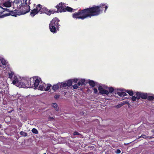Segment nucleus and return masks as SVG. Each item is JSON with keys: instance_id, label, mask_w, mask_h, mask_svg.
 I'll use <instances>...</instances> for the list:
<instances>
[{"instance_id": "4d7b16f0", "label": "nucleus", "mask_w": 154, "mask_h": 154, "mask_svg": "<svg viewBox=\"0 0 154 154\" xmlns=\"http://www.w3.org/2000/svg\"><path fill=\"white\" fill-rule=\"evenodd\" d=\"M7 0H2L3 2H5V1H6Z\"/></svg>"}, {"instance_id": "473e14b6", "label": "nucleus", "mask_w": 154, "mask_h": 154, "mask_svg": "<svg viewBox=\"0 0 154 154\" xmlns=\"http://www.w3.org/2000/svg\"><path fill=\"white\" fill-rule=\"evenodd\" d=\"M32 132L35 134H37L38 133V131L35 128H33L32 129Z\"/></svg>"}, {"instance_id": "2f4dec72", "label": "nucleus", "mask_w": 154, "mask_h": 154, "mask_svg": "<svg viewBox=\"0 0 154 154\" xmlns=\"http://www.w3.org/2000/svg\"><path fill=\"white\" fill-rule=\"evenodd\" d=\"M81 82V83L82 84V85H85V79H82L79 81Z\"/></svg>"}, {"instance_id": "f704fd0d", "label": "nucleus", "mask_w": 154, "mask_h": 154, "mask_svg": "<svg viewBox=\"0 0 154 154\" xmlns=\"http://www.w3.org/2000/svg\"><path fill=\"white\" fill-rule=\"evenodd\" d=\"M73 88L74 89H76L78 88V84H74L73 86Z\"/></svg>"}, {"instance_id": "864d4df0", "label": "nucleus", "mask_w": 154, "mask_h": 154, "mask_svg": "<svg viewBox=\"0 0 154 154\" xmlns=\"http://www.w3.org/2000/svg\"><path fill=\"white\" fill-rule=\"evenodd\" d=\"M7 118H9L10 119V120H11V119H10V118L8 117L6 118H5V119H4L6 121V119H7Z\"/></svg>"}, {"instance_id": "e433bc0d", "label": "nucleus", "mask_w": 154, "mask_h": 154, "mask_svg": "<svg viewBox=\"0 0 154 154\" xmlns=\"http://www.w3.org/2000/svg\"><path fill=\"white\" fill-rule=\"evenodd\" d=\"M62 87L65 88L66 87V86H67V85L66 83H64L63 84H62Z\"/></svg>"}, {"instance_id": "3c124183", "label": "nucleus", "mask_w": 154, "mask_h": 154, "mask_svg": "<svg viewBox=\"0 0 154 154\" xmlns=\"http://www.w3.org/2000/svg\"><path fill=\"white\" fill-rule=\"evenodd\" d=\"M48 119L49 120L53 119L54 118L53 117H51L50 116L49 117Z\"/></svg>"}, {"instance_id": "bf43d9fd", "label": "nucleus", "mask_w": 154, "mask_h": 154, "mask_svg": "<svg viewBox=\"0 0 154 154\" xmlns=\"http://www.w3.org/2000/svg\"><path fill=\"white\" fill-rule=\"evenodd\" d=\"M1 66L0 65V67H1Z\"/></svg>"}, {"instance_id": "cd10ccee", "label": "nucleus", "mask_w": 154, "mask_h": 154, "mask_svg": "<svg viewBox=\"0 0 154 154\" xmlns=\"http://www.w3.org/2000/svg\"><path fill=\"white\" fill-rule=\"evenodd\" d=\"M147 100H148L152 101L154 99V97L152 96H149L148 97L147 96Z\"/></svg>"}, {"instance_id": "79ce46f5", "label": "nucleus", "mask_w": 154, "mask_h": 154, "mask_svg": "<svg viewBox=\"0 0 154 154\" xmlns=\"http://www.w3.org/2000/svg\"><path fill=\"white\" fill-rule=\"evenodd\" d=\"M72 80V82H74L75 83H77L78 81V79H75Z\"/></svg>"}, {"instance_id": "39448f33", "label": "nucleus", "mask_w": 154, "mask_h": 154, "mask_svg": "<svg viewBox=\"0 0 154 154\" xmlns=\"http://www.w3.org/2000/svg\"><path fill=\"white\" fill-rule=\"evenodd\" d=\"M55 7L57 9V12H60L61 13L65 12V8L66 7V6H65L63 3H62V2L59 3Z\"/></svg>"}, {"instance_id": "6e6d98bb", "label": "nucleus", "mask_w": 154, "mask_h": 154, "mask_svg": "<svg viewBox=\"0 0 154 154\" xmlns=\"http://www.w3.org/2000/svg\"><path fill=\"white\" fill-rule=\"evenodd\" d=\"M152 132L153 133L154 135V129L152 131Z\"/></svg>"}, {"instance_id": "f03ea898", "label": "nucleus", "mask_w": 154, "mask_h": 154, "mask_svg": "<svg viewBox=\"0 0 154 154\" xmlns=\"http://www.w3.org/2000/svg\"><path fill=\"white\" fill-rule=\"evenodd\" d=\"M32 83L30 79H22L20 80V83L19 85V87L23 88H29L32 87Z\"/></svg>"}, {"instance_id": "4c0bfd02", "label": "nucleus", "mask_w": 154, "mask_h": 154, "mask_svg": "<svg viewBox=\"0 0 154 154\" xmlns=\"http://www.w3.org/2000/svg\"><path fill=\"white\" fill-rule=\"evenodd\" d=\"M143 137L144 138H147V136L143 134H142L141 135L139 138Z\"/></svg>"}, {"instance_id": "ddd939ff", "label": "nucleus", "mask_w": 154, "mask_h": 154, "mask_svg": "<svg viewBox=\"0 0 154 154\" xmlns=\"http://www.w3.org/2000/svg\"><path fill=\"white\" fill-rule=\"evenodd\" d=\"M62 87V83L59 82L57 84L54 85L52 86V88L53 90L55 91L58 90L60 88H61Z\"/></svg>"}, {"instance_id": "c756f323", "label": "nucleus", "mask_w": 154, "mask_h": 154, "mask_svg": "<svg viewBox=\"0 0 154 154\" xmlns=\"http://www.w3.org/2000/svg\"><path fill=\"white\" fill-rule=\"evenodd\" d=\"M20 135H21L22 136H27V134L26 133L24 132L23 131H21L20 132Z\"/></svg>"}, {"instance_id": "c9c22d12", "label": "nucleus", "mask_w": 154, "mask_h": 154, "mask_svg": "<svg viewBox=\"0 0 154 154\" xmlns=\"http://www.w3.org/2000/svg\"><path fill=\"white\" fill-rule=\"evenodd\" d=\"M132 97H131V100L133 101H135L136 100V99H137V97L135 96H132Z\"/></svg>"}, {"instance_id": "a19ab883", "label": "nucleus", "mask_w": 154, "mask_h": 154, "mask_svg": "<svg viewBox=\"0 0 154 154\" xmlns=\"http://www.w3.org/2000/svg\"><path fill=\"white\" fill-rule=\"evenodd\" d=\"M93 90H94V94L97 93L98 91H97V88H94Z\"/></svg>"}, {"instance_id": "7c9ffc66", "label": "nucleus", "mask_w": 154, "mask_h": 154, "mask_svg": "<svg viewBox=\"0 0 154 154\" xmlns=\"http://www.w3.org/2000/svg\"><path fill=\"white\" fill-rule=\"evenodd\" d=\"M4 12V8L0 5V14H2Z\"/></svg>"}, {"instance_id": "5fc2aeb1", "label": "nucleus", "mask_w": 154, "mask_h": 154, "mask_svg": "<svg viewBox=\"0 0 154 154\" xmlns=\"http://www.w3.org/2000/svg\"><path fill=\"white\" fill-rule=\"evenodd\" d=\"M14 110H11L10 111H8V113H11V112Z\"/></svg>"}, {"instance_id": "0eeeda50", "label": "nucleus", "mask_w": 154, "mask_h": 154, "mask_svg": "<svg viewBox=\"0 0 154 154\" xmlns=\"http://www.w3.org/2000/svg\"><path fill=\"white\" fill-rule=\"evenodd\" d=\"M60 21V20L57 17H55L53 18L50 23L57 27H59L60 26V25L59 24Z\"/></svg>"}, {"instance_id": "9d476101", "label": "nucleus", "mask_w": 154, "mask_h": 154, "mask_svg": "<svg viewBox=\"0 0 154 154\" xmlns=\"http://www.w3.org/2000/svg\"><path fill=\"white\" fill-rule=\"evenodd\" d=\"M27 0H15L13 2V4H15L18 5L20 4L19 5V6L20 7H22L24 5V4H26V2Z\"/></svg>"}, {"instance_id": "13d9d810", "label": "nucleus", "mask_w": 154, "mask_h": 154, "mask_svg": "<svg viewBox=\"0 0 154 154\" xmlns=\"http://www.w3.org/2000/svg\"><path fill=\"white\" fill-rule=\"evenodd\" d=\"M2 18V17H1V15L0 16V18Z\"/></svg>"}, {"instance_id": "a18cd8bd", "label": "nucleus", "mask_w": 154, "mask_h": 154, "mask_svg": "<svg viewBox=\"0 0 154 154\" xmlns=\"http://www.w3.org/2000/svg\"><path fill=\"white\" fill-rule=\"evenodd\" d=\"M4 10L5 11V12L7 11V12H9H9H10V11H10L9 9H7V8H4Z\"/></svg>"}, {"instance_id": "423d86ee", "label": "nucleus", "mask_w": 154, "mask_h": 154, "mask_svg": "<svg viewBox=\"0 0 154 154\" xmlns=\"http://www.w3.org/2000/svg\"><path fill=\"white\" fill-rule=\"evenodd\" d=\"M18 11L17 10H15L14 11H11L9 13L4 14L3 15H1V17L4 18L10 15L16 17L17 15H19V14H18Z\"/></svg>"}, {"instance_id": "aec40b11", "label": "nucleus", "mask_w": 154, "mask_h": 154, "mask_svg": "<svg viewBox=\"0 0 154 154\" xmlns=\"http://www.w3.org/2000/svg\"><path fill=\"white\" fill-rule=\"evenodd\" d=\"M0 60L3 65L5 66L6 65V64L7 63V62H6V60L4 58H2L0 59Z\"/></svg>"}, {"instance_id": "5701e85b", "label": "nucleus", "mask_w": 154, "mask_h": 154, "mask_svg": "<svg viewBox=\"0 0 154 154\" xmlns=\"http://www.w3.org/2000/svg\"><path fill=\"white\" fill-rule=\"evenodd\" d=\"M9 78L11 79L14 77V72H8Z\"/></svg>"}, {"instance_id": "c85d7f7f", "label": "nucleus", "mask_w": 154, "mask_h": 154, "mask_svg": "<svg viewBox=\"0 0 154 154\" xmlns=\"http://www.w3.org/2000/svg\"><path fill=\"white\" fill-rule=\"evenodd\" d=\"M108 89H109V93H112L114 91V88L112 87H109L108 88Z\"/></svg>"}, {"instance_id": "58836bf2", "label": "nucleus", "mask_w": 154, "mask_h": 154, "mask_svg": "<svg viewBox=\"0 0 154 154\" xmlns=\"http://www.w3.org/2000/svg\"><path fill=\"white\" fill-rule=\"evenodd\" d=\"M57 12V11H54L53 10H52V11L50 10V15L51 14H54V13H56Z\"/></svg>"}, {"instance_id": "2eb2a0df", "label": "nucleus", "mask_w": 154, "mask_h": 154, "mask_svg": "<svg viewBox=\"0 0 154 154\" xmlns=\"http://www.w3.org/2000/svg\"><path fill=\"white\" fill-rule=\"evenodd\" d=\"M4 3L3 4V5L5 7H10L11 6V3L9 1L6 2V1H5Z\"/></svg>"}, {"instance_id": "09e8293b", "label": "nucleus", "mask_w": 154, "mask_h": 154, "mask_svg": "<svg viewBox=\"0 0 154 154\" xmlns=\"http://www.w3.org/2000/svg\"><path fill=\"white\" fill-rule=\"evenodd\" d=\"M79 133L77 132H75L74 133V135H79Z\"/></svg>"}, {"instance_id": "9b49d317", "label": "nucleus", "mask_w": 154, "mask_h": 154, "mask_svg": "<svg viewBox=\"0 0 154 154\" xmlns=\"http://www.w3.org/2000/svg\"><path fill=\"white\" fill-rule=\"evenodd\" d=\"M11 80L12 82V83L14 85L19 87L18 85H20V81H19L16 76L14 75L13 77Z\"/></svg>"}, {"instance_id": "052dcab7", "label": "nucleus", "mask_w": 154, "mask_h": 154, "mask_svg": "<svg viewBox=\"0 0 154 154\" xmlns=\"http://www.w3.org/2000/svg\"><path fill=\"white\" fill-rule=\"evenodd\" d=\"M43 154H46L45 153H44Z\"/></svg>"}, {"instance_id": "7ed1b4c3", "label": "nucleus", "mask_w": 154, "mask_h": 154, "mask_svg": "<svg viewBox=\"0 0 154 154\" xmlns=\"http://www.w3.org/2000/svg\"><path fill=\"white\" fill-rule=\"evenodd\" d=\"M41 7H42V6L40 4L38 5L35 8L31 10L30 13V15L32 17H34L38 13L41 14Z\"/></svg>"}, {"instance_id": "a211bd4d", "label": "nucleus", "mask_w": 154, "mask_h": 154, "mask_svg": "<svg viewBox=\"0 0 154 154\" xmlns=\"http://www.w3.org/2000/svg\"><path fill=\"white\" fill-rule=\"evenodd\" d=\"M52 107H54L55 110L58 111L59 110V108L58 106V105L56 103H54L52 104Z\"/></svg>"}, {"instance_id": "a878e982", "label": "nucleus", "mask_w": 154, "mask_h": 154, "mask_svg": "<svg viewBox=\"0 0 154 154\" xmlns=\"http://www.w3.org/2000/svg\"><path fill=\"white\" fill-rule=\"evenodd\" d=\"M52 86L51 84H47V86L46 88L45 89V91H48L50 89L51 87Z\"/></svg>"}, {"instance_id": "f257e3e1", "label": "nucleus", "mask_w": 154, "mask_h": 154, "mask_svg": "<svg viewBox=\"0 0 154 154\" xmlns=\"http://www.w3.org/2000/svg\"><path fill=\"white\" fill-rule=\"evenodd\" d=\"M105 8V12L108 8V6L105 4H101L99 6L93 5L92 7L84 9L79 10L77 12L73 13L72 17L74 18L84 20L87 17L91 18L92 16L99 15L103 11V8Z\"/></svg>"}, {"instance_id": "f3484780", "label": "nucleus", "mask_w": 154, "mask_h": 154, "mask_svg": "<svg viewBox=\"0 0 154 154\" xmlns=\"http://www.w3.org/2000/svg\"><path fill=\"white\" fill-rule=\"evenodd\" d=\"M127 103H128L126 102L123 103H121L119 104H118L115 107L117 109H119L123 105H124L125 104H127ZM128 103L129 104V103Z\"/></svg>"}, {"instance_id": "bb28decb", "label": "nucleus", "mask_w": 154, "mask_h": 154, "mask_svg": "<svg viewBox=\"0 0 154 154\" xmlns=\"http://www.w3.org/2000/svg\"><path fill=\"white\" fill-rule=\"evenodd\" d=\"M44 83H42V84H41L39 87V90H45L44 88Z\"/></svg>"}, {"instance_id": "4468645a", "label": "nucleus", "mask_w": 154, "mask_h": 154, "mask_svg": "<svg viewBox=\"0 0 154 154\" xmlns=\"http://www.w3.org/2000/svg\"><path fill=\"white\" fill-rule=\"evenodd\" d=\"M65 12L67 11L70 12H73L75 11L76 9H73L70 7L66 6L65 8Z\"/></svg>"}, {"instance_id": "de8ad7c7", "label": "nucleus", "mask_w": 154, "mask_h": 154, "mask_svg": "<svg viewBox=\"0 0 154 154\" xmlns=\"http://www.w3.org/2000/svg\"><path fill=\"white\" fill-rule=\"evenodd\" d=\"M127 95H128L125 92H122V96H125Z\"/></svg>"}, {"instance_id": "412c9836", "label": "nucleus", "mask_w": 154, "mask_h": 154, "mask_svg": "<svg viewBox=\"0 0 154 154\" xmlns=\"http://www.w3.org/2000/svg\"><path fill=\"white\" fill-rule=\"evenodd\" d=\"M147 97V94L146 93H141V98L143 99H146Z\"/></svg>"}, {"instance_id": "6e6552de", "label": "nucleus", "mask_w": 154, "mask_h": 154, "mask_svg": "<svg viewBox=\"0 0 154 154\" xmlns=\"http://www.w3.org/2000/svg\"><path fill=\"white\" fill-rule=\"evenodd\" d=\"M60 27H57L54 25L50 23L49 24V28L51 32L53 33H56L57 31H59Z\"/></svg>"}, {"instance_id": "b1692460", "label": "nucleus", "mask_w": 154, "mask_h": 154, "mask_svg": "<svg viewBox=\"0 0 154 154\" xmlns=\"http://www.w3.org/2000/svg\"><path fill=\"white\" fill-rule=\"evenodd\" d=\"M136 97L137 99H139L141 97V93L137 92H136Z\"/></svg>"}, {"instance_id": "603ef678", "label": "nucleus", "mask_w": 154, "mask_h": 154, "mask_svg": "<svg viewBox=\"0 0 154 154\" xmlns=\"http://www.w3.org/2000/svg\"><path fill=\"white\" fill-rule=\"evenodd\" d=\"M47 86V85L45 84L44 83V89L45 88H46Z\"/></svg>"}, {"instance_id": "72a5a7b5", "label": "nucleus", "mask_w": 154, "mask_h": 154, "mask_svg": "<svg viewBox=\"0 0 154 154\" xmlns=\"http://www.w3.org/2000/svg\"><path fill=\"white\" fill-rule=\"evenodd\" d=\"M103 88L101 86H99L98 88V90L99 91V93H100L103 90Z\"/></svg>"}, {"instance_id": "8fccbe9b", "label": "nucleus", "mask_w": 154, "mask_h": 154, "mask_svg": "<svg viewBox=\"0 0 154 154\" xmlns=\"http://www.w3.org/2000/svg\"><path fill=\"white\" fill-rule=\"evenodd\" d=\"M77 84L78 86H80V85H82V84L81 83V82L79 81L77 83Z\"/></svg>"}, {"instance_id": "37998d69", "label": "nucleus", "mask_w": 154, "mask_h": 154, "mask_svg": "<svg viewBox=\"0 0 154 154\" xmlns=\"http://www.w3.org/2000/svg\"><path fill=\"white\" fill-rule=\"evenodd\" d=\"M60 95L57 94L54 96V98L56 99H57L59 97Z\"/></svg>"}, {"instance_id": "f8f14e48", "label": "nucleus", "mask_w": 154, "mask_h": 154, "mask_svg": "<svg viewBox=\"0 0 154 154\" xmlns=\"http://www.w3.org/2000/svg\"><path fill=\"white\" fill-rule=\"evenodd\" d=\"M41 14L45 13L48 15H50V10L47 9L46 8L42 6V7H41Z\"/></svg>"}, {"instance_id": "20e7f679", "label": "nucleus", "mask_w": 154, "mask_h": 154, "mask_svg": "<svg viewBox=\"0 0 154 154\" xmlns=\"http://www.w3.org/2000/svg\"><path fill=\"white\" fill-rule=\"evenodd\" d=\"M32 83V87L37 88L39 84V80L36 77L30 78Z\"/></svg>"}, {"instance_id": "ea45409f", "label": "nucleus", "mask_w": 154, "mask_h": 154, "mask_svg": "<svg viewBox=\"0 0 154 154\" xmlns=\"http://www.w3.org/2000/svg\"><path fill=\"white\" fill-rule=\"evenodd\" d=\"M117 94L119 96L122 97V92H117Z\"/></svg>"}, {"instance_id": "4be33fe9", "label": "nucleus", "mask_w": 154, "mask_h": 154, "mask_svg": "<svg viewBox=\"0 0 154 154\" xmlns=\"http://www.w3.org/2000/svg\"><path fill=\"white\" fill-rule=\"evenodd\" d=\"M126 92L128 93L130 96H132L133 95L134 93L132 90H127L126 91Z\"/></svg>"}, {"instance_id": "49530a36", "label": "nucleus", "mask_w": 154, "mask_h": 154, "mask_svg": "<svg viewBox=\"0 0 154 154\" xmlns=\"http://www.w3.org/2000/svg\"><path fill=\"white\" fill-rule=\"evenodd\" d=\"M30 0H28V2L27 3L26 2V4H24V5H29H29L30 4Z\"/></svg>"}, {"instance_id": "1a4fd4ad", "label": "nucleus", "mask_w": 154, "mask_h": 154, "mask_svg": "<svg viewBox=\"0 0 154 154\" xmlns=\"http://www.w3.org/2000/svg\"><path fill=\"white\" fill-rule=\"evenodd\" d=\"M22 7L21 12L22 14H25L29 12L30 10V7L29 5H24Z\"/></svg>"}, {"instance_id": "6ab92c4d", "label": "nucleus", "mask_w": 154, "mask_h": 154, "mask_svg": "<svg viewBox=\"0 0 154 154\" xmlns=\"http://www.w3.org/2000/svg\"><path fill=\"white\" fill-rule=\"evenodd\" d=\"M88 83L89 85L92 87H94L95 85L94 81L93 80H89L88 82Z\"/></svg>"}, {"instance_id": "dca6fc26", "label": "nucleus", "mask_w": 154, "mask_h": 154, "mask_svg": "<svg viewBox=\"0 0 154 154\" xmlns=\"http://www.w3.org/2000/svg\"><path fill=\"white\" fill-rule=\"evenodd\" d=\"M100 94L102 95L106 94L108 95L109 94V92L107 90L103 89Z\"/></svg>"}, {"instance_id": "393cba45", "label": "nucleus", "mask_w": 154, "mask_h": 154, "mask_svg": "<svg viewBox=\"0 0 154 154\" xmlns=\"http://www.w3.org/2000/svg\"><path fill=\"white\" fill-rule=\"evenodd\" d=\"M72 79H69L67 82V86L69 87L72 85Z\"/></svg>"}, {"instance_id": "c03bdc74", "label": "nucleus", "mask_w": 154, "mask_h": 154, "mask_svg": "<svg viewBox=\"0 0 154 154\" xmlns=\"http://www.w3.org/2000/svg\"><path fill=\"white\" fill-rule=\"evenodd\" d=\"M121 152V150L119 149H117L116 151V152L117 154H119Z\"/></svg>"}, {"instance_id": "680f3d73", "label": "nucleus", "mask_w": 154, "mask_h": 154, "mask_svg": "<svg viewBox=\"0 0 154 154\" xmlns=\"http://www.w3.org/2000/svg\"><path fill=\"white\" fill-rule=\"evenodd\" d=\"M0 125H1L0 124Z\"/></svg>"}]
</instances>
